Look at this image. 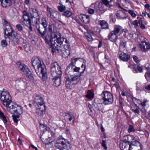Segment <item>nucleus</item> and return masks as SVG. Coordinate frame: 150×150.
<instances>
[{
    "instance_id": "40",
    "label": "nucleus",
    "mask_w": 150,
    "mask_h": 150,
    "mask_svg": "<svg viewBox=\"0 0 150 150\" xmlns=\"http://www.w3.org/2000/svg\"><path fill=\"white\" fill-rule=\"evenodd\" d=\"M7 43L5 40H2L1 42V45L3 47H6L7 45Z\"/></svg>"
},
{
    "instance_id": "56",
    "label": "nucleus",
    "mask_w": 150,
    "mask_h": 150,
    "mask_svg": "<svg viewBox=\"0 0 150 150\" xmlns=\"http://www.w3.org/2000/svg\"><path fill=\"white\" fill-rule=\"evenodd\" d=\"M137 69L139 72H142L143 71V69L142 67L140 65H137Z\"/></svg>"
},
{
    "instance_id": "21",
    "label": "nucleus",
    "mask_w": 150,
    "mask_h": 150,
    "mask_svg": "<svg viewBox=\"0 0 150 150\" xmlns=\"http://www.w3.org/2000/svg\"><path fill=\"white\" fill-rule=\"evenodd\" d=\"M69 142L67 139L64 138L62 136H59L56 140L57 144H61L62 146Z\"/></svg>"
},
{
    "instance_id": "51",
    "label": "nucleus",
    "mask_w": 150,
    "mask_h": 150,
    "mask_svg": "<svg viewBox=\"0 0 150 150\" xmlns=\"http://www.w3.org/2000/svg\"><path fill=\"white\" fill-rule=\"evenodd\" d=\"M105 143L106 142L104 140H103L101 145L104 149L107 150V147L105 144Z\"/></svg>"
},
{
    "instance_id": "20",
    "label": "nucleus",
    "mask_w": 150,
    "mask_h": 150,
    "mask_svg": "<svg viewBox=\"0 0 150 150\" xmlns=\"http://www.w3.org/2000/svg\"><path fill=\"white\" fill-rule=\"evenodd\" d=\"M122 27L119 25H115L114 27L113 32L117 35H120L122 33Z\"/></svg>"
},
{
    "instance_id": "19",
    "label": "nucleus",
    "mask_w": 150,
    "mask_h": 150,
    "mask_svg": "<svg viewBox=\"0 0 150 150\" xmlns=\"http://www.w3.org/2000/svg\"><path fill=\"white\" fill-rule=\"evenodd\" d=\"M63 1H65V3L68 2L70 3V1L68 0H60L59 4L60 6H58L57 7L58 10L60 12H63L66 9L65 6L63 5V4H64V2H63Z\"/></svg>"
},
{
    "instance_id": "18",
    "label": "nucleus",
    "mask_w": 150,
    "mask_h": 150,
    "mask_svg": "<svg viewBox=\"0 0 150 150\" xmlns=\"http://www.w3.org/2000/svg\"><path fill=\"white\" fill-rule=\"evenodd\" d=\"M118 36L117 35L111 31L109 33L108 37V40L112 42H115L117 39Z\"/></svg>"
},
{
    "instance_id": "35",
    "label": "nucleus",
    "mask_w": 150,
    "mask_h": 150,
    "mask_svg": "<svg viewBox=\"0 0 150 150\" xmlns=\"http://www.w3.org/2000/svg\"><path fill=\"white\" fill-rule=\"evenodd\" d=\"M39 17H38V18L37 19V20L38 21V23H35L36 24H38L39 23L40 25H42V26H47V22L46 21L45 18H42L41 20L40 21H39Z\"/></svg>"
},
{
    "instance_id": "55",
    "label": "nucleus",
    "mask_w": 150,
    "mask_h": 150,
    "mask_svg": "<svg viewBox=\"0 0 150 150\" xmlns=\"http://www.w3.org/2000/svg\"><path fill=\"white\" fill-rule=\"evenodd\" d=\"M133 130H134V129L133 126L132 125H130L129 128L128 130V132H130L133 131Z\"/></svg>"
},
{
    "instance_id": "28",
    "label": "nucleus",
    "mask_w": 150,
    "mask_h": 150,
    "mask_svg": "<svg viewBox=\"0 0 150 150\" xmlns=\"http://www.w3.org/2000/svg\"><path fill=\"white\" fill-rule=\"evenodd\" d=\"M138 144H139V146L140 147V149H141L142 145L140 143L137 141V140L135 139H134V140L132 141L131 143L129 144V150H132V149L131 146L132 145H134V146H137Z\"/></svg>"
},
{
    "instance_id": "50",
    "label": "nucleus",
    "mask_w": 150,
    "mask_h": 150,
    "mask_svg": "<svg viewBox=\"0 0 150 150\" xmlns=\"http://www.w3.org/2000/svg\"><path fill=\"white\" fill-rule=\"evenodd\" d=\"M25 74L26 75V76L28 77L30 79V80H32L33 79V74H31L30 71V73L28 74Z\"/></svg>"
},
{
    "instance_id": "42",
    "label": "nucleus",
    "mask_w": 150,
    "mask_h": 150,
    "mask_svg": "<svg viewBox=\"0 0 150 150\" xmlns=\"http://www.w3.org/2000/svg\"><path fill=\"white\" fill-rule=\"evenodd\" d=\"M69 120L71 122V123L73 124L75 120V117L73 114L70 115H69Z\"/></svg>"
},
{
    "instance_id": "17",
    "label": "nucleus",
    "mask_w": 150,
    "mask_h": 150,
    "mask_svg": "<svg viewBox=\"0 0 150 150\" xmlns=\"http://www.w3.org/2000/svg\"><path fill=\"white\" fill-rule=\"evenodd\" d=\"M36 107L35 112L38 114L42 116L45 113V105L35 106Z\"/></svg>"
},
{
    "instance_id": "54",
    "label": "nucleus",
    "mask_w": 150,
    "mask_h": 150,
    "mask_svg": "<svg viewBox=\"0 0 150 150\" xmlns=\"http://www.w3.org/2000/svg\"><path fill=\"white\" fill-rule=\"evenodd\" d=\"M145 77L146 79H147V77L150 79V71L146 72L145 74Z\"/></svg>"
},
{
    "instance_id": "32",
    "label": "nucleus",
    "mask_w": 150,
    "mask_h": 150,
    "mask_svg": "<svg viewBox=\"0 0 150 150\" xmlns=\"http://www.w3.org/2000/svg\"><path fill=\"white\" fill-rule=\"evenodd\" d=\"M70 148V144L69 142L62 146H59L58 149L60 150H69Z\"/></svg>"
},
{
    "instance_id": "58",
    "label": "nucleus",
    "mask_w": 150,
    "mask_h": 150,
    "mask_svg": "<svg viewBox=\"0 0 150 150\" xmlns=\"http://www.w3.org/2000/svg\"><path fill=\"white\" fill-rule=\"evenodd\" d=\"M81 68H83V71L81 72L80 74L78 75L80 76L81 75V74L82 73H83V72L84 71L85 69V66L83 64H82L81 66Z\"/></svg>"
},
{
    "instance_id": "44",
    "label": "nucleus",
    "mask_w": 150,
    "mask_h": 150,
    "mask_svg": "<svg viewBox=\"0 0 150 150\" xmlns=\"http://www.w3.org/2000/svg\"><path fill=\"white\" fill-rule=\"evenodd\" d=\"M128 13L131 15L132 17L135 18L136 17V14L133 10H129L128 11Z\"/></svg>"
},
{
    "instance_id": "9",
    "label": "nucleus",
    "mask_w": 150,
    "mask_h": 150,
    "mask_svg": "<svg viewBox=\"0 0 150 150\" xmlns=\"http://www.w3.org/2000/svg\"><path fill=\"white\" fill-rule=\"evenodd\" d=\"M29 11L30 15V17L32 18L33 22H34L35 23H38L37 19L39 17V14L37 10L33 8H30Z\"/></svg>"
},
{
    "instance_id": "62",
    "label": "nucleus",
    "mask_w": 150,
    "mask_h": 150,
    "mask_svg": "<svg viewBox=\"0 0 150 150\" xmlns=\"http://www.w3.org/2000/svg\"><path fill=\"white\" fill-rule=\"evenodd\" d=\"M61 38L63 39L64 41V42L66 44V45L69 44L68 41L67 40L66 38Z\"/></svg>"
},
{
    "instance_id": "30",
    "label": "nucleus",
    "mask_w": 150,
    "mask_h": 150,
    "mask_svg": "<svg viewBox=\"0 0 150 150\" xmlns=\"http://www.w3.org/2000/svg\"><path fill=\"white\" fill-rule=\"evenodd\" d=\"M116 15L117 18L119 19H122L126 17L125 14L122 11H118Z\"/></svg>"
},
{
    "instance_id": "49",
    "label": "nucleus",
    "mask_w": 150,
    "mask_h": 150,
    "mask_svg": "<svg viewBox=\"0 0 150 150\" xmlns=\"http://www.w3.org/2000/svg\"><path fill=\"white\" fill-rule=\"evenodd\" d=\"M16 27L17 29L19 31H21L23 29V27L21 24H17Z\"/></svg>"
},
{
    "instance_id": "15",
    "label": "nucleus",
    "mask_w": 150,
    "mask_h": 150,
    "mask_svg": "<svg viewBox=\"0 0 150 150\" xmlns=\"http://www.w3.org/2000/svg\"><path fill=\"white\" fill-rule=\"evenodd\" d=\"M139 45L141 50L144 52L150 49V44L145 41L141 42Z\"/></svg>"
},
{
    "instance_id": "25",
    "label": "nucleus",
    "mask_w": 150,
    "mask_h": 150,
    "mask_svg": "<svg viewBox=\"0 0 150 150\" xmlns=\"http://www.w3.org/2000/svg\"><path fill=\"white\" fill-rule=\"evenodd\" d=\"M119 146L121 150H129V144L123 141L120 143Z\"/></svg>"
},
{
    "instance_id": "31",
    "label": "nucleus",
    "mask_w": 150,
    "mask_h": 150,
    "mask_svg": "<svg viewBox=\"0 0 150 150\" xmlns=\"http://www.w3.org/2000/svg\"><path fill=\"white\" fill-rule=\"evenodd\" d=\"M2 6L6 7L11 5V2L10 0H0Z\"/></svg>"
},
{
    "instance_id": "36",
    "label": "nucleus",
    "mask_w": 150,
    "mask_h": 150,
    "mask_svg": "<svg viewBox=\"0 0 150 150\" xmlns=\"http://www.w3.org/2000/svg\"><path fill=\"white\" fill-rule=\"evenodd\" d=\"M113 0H102L104 5L109 8H110L112 6V5L109 4Z\"/></svg>"
},
{
    "instance_id": "61",
    "label": "nucleus",
    "mask_w": 150,
    "mask_h": 150,
    "mask_svg": "<svg viewBox=\"0 0 150 150\" xmlns=\"http://www.w3.org/2000/svg\"><path fill=\"white\" fill-rule=\"evenodd\" d=\"M132 111L134 113H137L138 114H139V110L137 108L135 110H132Z\"/></svg>"
},
{
    "instance_id": "41",
    "label": "nucleus",
    "mask_w": 150,
    "mask_h": 150,
    "mask_svg": "<svg viewBox=\"0 0 150 150\" xmlns=\"http://www.w3.org/2000/svg\"><path fill=\"white\" fill-rule=\"evenodd\" d=\"M104 4L103 3V2L102 1V2H100L99 3L98 5V7L99 9V10L100 11H102L104 10Z\"/></svg>"
},
{
    "instance_id": "45",
    "label": "nucleus",
    "mask_w": 150,
    "mask_h": 150,
    "mask_svg": "<svg viewBox=\"0 0 150 150\" xmlns=\"http://www.w3.org/2000/svg\"><path fill=\"white\" fill-rule=\"evenodd\" d=\"M13 119V121L16 123H17L18 122V118L19 117V115H12Z\"/></svg>"
},
{
    "instance_id": "34",
    "label": "nucleus",
    "mask_w": 150,
    "mask_h": 150,
    "mask_svg": "<svg viewBox=\"0 0 150 150\" xmlns=\"http://www.w3.org/2000/svg\"><path fill=\"white\" fill-rule=\"evenodd\" d=\"M47 11L50 14V16H51L53 17H55L56 16H55L54 15L56 13H57V12L56 11H53L52 8H50L49 6H47Z\"/></svg>"
},
{
    "instance_id": "13",
    "label": "nucleus",
    "mask_w": 150,
    "mask_h": 150,
    "mask_svg": "<svg viewBox=\"0 0 150 150\" xmlns=\"http://www.w3.org/2000/svg\"><path fill=\"white\" fill-rule=\"evenodd\" d=\"M47 27V26L40 25L38 24L36 26L38 31L43 38L46 33Z\"/></svg>"
},
{
    "instance_id": "57",
    "label": "nucleus",
    "mask_w": 150,
    "mask_h": 150,
    "mask_svg": "<svg viewBox=\"0 0 150 150\" xmlns=\"http://www.w3.org/2000/svg\"><path fill=\"white\" fill-rule=\"evenodd\" d=\"M126 43L125 42H124L123 41H121L120 43V46H121L125 48V47Z\"/></svg>"
},
{
    "instance_id": "4",
    "label": "nucleus",
    "mask_w": 150,
    "mask_h": 150,
    "mask_svg": "<svg viewBox=\"0 0 150 150\" xmlns=\"http://www.w3.org/2000/svg\"><path fill=\"white\" fill-rule=\"evenodd\" d=\"M50 71L51 74L54 76L53 79L54 83V85L56 87H58L61 83L62 71L60 67L57 62H54L51 64Z\"/></svg>"
},
{
    "instance_id": "14",
    "label": "nucleus",
    "mask_w": 150,
    "mask_h": 150,
    "mask_svg": "<svg viewBox=\"0 0 150 150\" xmlns=\"http://www.w3.org/2000/svg\"><path fill=\"white\" fill-rule=\"evenodd\" d=\"M79 67H77L74 66L72 67L71 65H69L67 67V69L66 70L65 74L66 75H72L70 73L73 71L78 72L80 70Z\"/></svg>"
},
{
    "instance_id": "22",
    "label": "nucleus",
    "mask_w": 150,
    "mask_h": 150,
    "mask_svg": "<svg viewBox=\"0 0 150 150\" xmlns=\"http://www.w3.org/2000/svg\"><path fill=\"white\" fill-rule=\"evenodd\" d=\"M24 20V23L26 26L28 27L30 31H32V23H34V22H33L32 18H28L25 20Z\"/></svg>"
},
{
    "instance_id": "2",
    "label": "nucleus",
    "mask_w": 150,
    "mask_h": 150,
    "mask_svg": "<svg viewBox=\"0 0 150 150\" xmlns=\"http://www.w3.org/2000/svg\"><path fill=\"white\" fill-rule=\"evenodd\" d=\"M45 39L52 49L55 48L59 52H64V49L61 47L64 40L61 38L60 34L59 32L52 33H51V39L49 41H48L46 38H45Z\"/></svg>"
},
{
    "instance_id": "16",
    "label": "nucleus",
    "mask_w": 150,
    "mask_h": 150,
    "mask_svg": "<svg viewBox=\"0 0 150 150\" xmlns=\"http://www.w3.org/2000/svg\"><path fill=\"white\" fill-rule=\"evenodd\" d=\"M19 42L20 41L23 40L22 45L24 46V49L25 51L27 52H30L32 49V47L29 46L28 43L26 41L23 40L22 38L19 39Z\"/></svg>"
},
{
    "instance_id": "1",
    "label": "nucleus",
    "mask_w": 150,
    "mask_h": 150,
    "mask_svg": "<svg viewBox=\"0 0 150 150\" xmlns=\"http://www.w3.org/2000/svg\"><path fill=\"white\" fill-rule=\"evenodd\" d=\"M3 26L4 31V37L9 39V44L13 45H16L19 44V40L17 33L13 30L10 24L4 20Z\"/></svg>"
},
{
    "instance_id": "3",
    "label": "nucleus",
    "mask_w": 150,
    "mask_h": 150,
    "mask_svg": "<svg viewBox=\"0 0 150 150\" xmlns=\"http://www.w3.org/2000/svg\"><path fill=\"white\" fill-rule=\"evenodd\" d=\"M32 64L37 74L38 75V73L40 72L42 75V79L45 80L47 77V74L43 62L38 57H34L32 58Z\"/></svg>"
},
{
    "instance_id": "12",
    "label": "nucleus",
    "mask_w": 150,
    "mask_h": 150,
    "mask_svg": "<svg viewBox=\"0 0 150 150\" xmlns=\"http://www.w3.org/2000/svg\"><path fill=\"white\" fill-rule=\"evenodd\" d=\"M18 67L20 70L23 72L25 74L30 73V70L28 67L24 64L18 62L17 63Z\"/></svg>"
},
{
    "instance_id": "23",
    "label": "nucleus",
    "mask_w": 150,
    "mask_h": 150,
    "mask_svg": "<svg viewBox=\"0 0 150 150\" xmlns=\"http://www.w3.org/2000/svg\"><path fill=\"white\" fill-rule=\"evenodd\" d=\"M119 56L120 59L123 61H127L130 57L129 55L124 52L119 53Z\"/></svg>"
},
{
    "instance_id": "59",
    "label": "nucleus",
    "mask_w": 150,
    "mask_h": 150,
    "mask_svg": "<svg viewBox=\"0 0 150 150\" xmlns=\"http://www.w3.org/2000/svg\"><path fill=\"white\" fill-rule=\"evenodd\" d=\"M88 12L90 14H92L94 13V10L92 9L89 8Z\"/></svg>"
},
{
    "instance_id": "5",
    "label": "nucleus",
    "mask_w": 150,
    "mask_h": 150,
    "mask_svg": "<svg viewBox=\"0 0 150 150\" xmlns=\"http://www.w3.org/2000/svg\"><path fill=\"white\" fill-rule=\"evenodd\" d=\"M0 99L4 106L12 102L11 96L7 90L3 89L0 93Z\"/></svg>"
},
{
    "instance_id": "27",
    "label": "nucleus",
    "mask_w": 150,
    "mask_h": 150,
    "mask_svg": "<svg viewBox=\"0 0 150 150\" xmlns=\"http://www.w3.org/2000/svg\"><path fill=\"white\" fill-rule=\"evenodd\" d=\"M80 18L85 23L87 24L89 23L90 19L88 16L84 14H81L80 16Z\"/></svg>"
},
{
    "instance_id": "26",
    "label": "nucleus",
    "mask_w": 150,
    "mask_h": 150,
    "mask_svg": "<svg viewBox=\"0 0 150 150\" xmlns=\"http://www.w3.org/2000/svg\"><path fill=\"white\" fill-rule=\"evenodd\" d=\"M98 24H99L102 29H106L108 28V24L107 22L104 20L99 21Z\"/></svg>"
},
{
    "instance_id": "8",
    "label": "nucleus",
    "mask_w": 150,
    "mask_h": 150,
    "mask_svg": "<svg viewBox=\"0 0 150 150\" xmlns=\"http://www.w3.org/2000/svg\"><path fill=\"white\" fill-rule=\"evenodd\" d=\"M45 130L46 131L45 133L47 135L48 138L47 139L48 141V142L45 143L46 144H48L53 142L55 139L54 134L51 130L48 127H46Z\"/></svg>"
},
{
    "instance_id": "43",
    "label": "nucleus",
    "mask_w": 150,
    "mask_h": 150,
    "mask_svg": "<svg viewBox=\"0 0 150 150\" xmlns=\"http://www.w3.org/2000/svg\"><path fill=\"white\" fill-rule=\"evenodd\" d=\"M79 59L77 58H72L71 59V63L69 65H71L72 67L74 66L76 62Z\"/></svg>"
},
{
    "instance_id": "37",
    "label": "nucleus",
    "mask_w": 150,
    "mask_h": 150,
    "mask_svg": "<svg viewBox=\"0 0 150 150\" xmlns=\"http://www.w3.org/2000/svg\"><path fill=\"white\" fill-rule=\"evenodd\" d=\"M94 96V92L93 90H88L86 96L89 99H93Z\"/></svg>"
},
{
    "instance_id": "10",
    "label": "nucleus",
    "mask_w": 150,
    "mask_h": 150,
    "mask_svg": "<svg viewBox=\"0 0 150 150\" xmlns=\"http://www.w3.org/2000/svg\"><path fill=\"white\" fill-rule=\"evenodd\" d=\"M33 104L35 106L45 105L43 98L40 96L36 95L33 100Z\"/></svg>"
},
{
    "instance_id": "11",
    "label": "nucleus",
    "mask_w": 150,
    "mask_h": 150,
    "mask_svg": "<svg viewBox=\"0 0 150 150\" xmlns=\"http://www.w3.org/2000/svg\"><path fill=\"white\" fill-rule=\"evenodd\" d=\"M17 105L12 101L11 103H9L4 106L6 107V110L10 113L13 114H15V111Z\"/></svg>"
},
{
    "instance_id": "38",
    "label": "nucleus",
    "mask_w": 150,
    "mask_h": 150,
    "mask_svg": "<svg viewBox=\"0 0 150 150\" xmlns=\"http://www.w3.org/2000/svg\"><path fill=\"white\" fill-rule=\"evenodd\" d=\"M72 13L69 11H65L62 15L67 17H69L71 16Z\"/></svg>"
},
{
    "instance_id": "53",
    "label": "nucleus",
    "mask_w": 150,
    "mask_h": 150,
    "mask_svg": "<svg viewBox=\"0 0 150 150\" xmlns=\"http://www.w3.org/2000/svg\"><path fill=\"white\" fill-rule=\"evenodd\" d=\"M79 24L81 27V28H83L84 30H85L86 31L88 29V27L86 25H84L83 26L81 24V23H79Z\"/></svg>"
},
{
    "instance_id": "52",
    "label": "nucleus",
    "mask_w": 150,
    "mask_h": 150,
    "mask_svg": "<svg viewBox=\"0 0 150 150\" xmlns=\"http://www.w3.org/2000/svg\"><path fill=\"white\" fill-rule=\"evenodd\" d=\"M138 21L137 20H135L132 23V24L134 25L135 28H137L138 26Z\"/></svg>"
},
{
    "instance_id": "64",
    "label": "nucleus",
    "mask_w": 150,
    "mask_h": 150,
    "mask_svg": "<svg viewBox=\"0 0 150 150\" xmlns=\"http://www.w3.org/2000/svg\"><path fill=\"white\" fill-rule=\"evenodd\" d=\"M145 88L147 90L150 91V84L146 86Z\"/></svg>"
},
{
    "instance_id": "47",
    "label": "nucleus",
    "mask_w": 150,
    "mask_h": 150,
    "mask_svg": "<svg viewBox=\"0 0 150 150\" xmlns=\"http://www.w3.org/2000/svg\"><path fill=\"white\" fill-rule=\"evenodd\" d=\"M28 14L27 12L24 11L23 12V18L24 20H25L26 19L29 18V17L28 16Z\"/></svg>"
},
{
    "instance_id": "60",
    "label": "nucleus",
    "mask_w": 150,
    "mask_h": 150,
    "mask_svg": "<svg viewBox=\"0 0 150 150\" xmlns=\"http://www.w3.org/2000/svg\"><path fill=\"white\" fill-rule=\"evenodd\" d=\"M133 57L134 60L136 62H138V59L137 56H133Z\"/></svg>"
},
{
    "instance_id": "63",
    "label": "nucleus",
    "mask_w": 150,
    "mask_h": 150,
    "mask_svg": "<svg viewBox=\"0 0 150 150\" xmlns=\"http://www.w3.org/2000/svg\"><path fill=\"white\" fill-rule=\"evenodd\" d=\"M89 49L90 52L92 53L93 52V47L89 46Z\"/></svg>"
},
{
    "instance_id": "24",
    "label": "nucleus",
    "mask_w": 150,
    "mask_h": 150,
    "mask_svg": "<svg viewBox=\"0 0 150 150\" xmlns=\"http://www.w3.org/2000/svg\"><path fill=\"white\" fill-rule=\"evenodd\" d=\"M63 48L64 50V52H63V54L66 55V56L67 57L70 54V48L69 44L64 45V48Z\"/></svg>"
},
{
    "instance_id": "39",
    "label": "nucleus",
    "mask_w": 150,
    "mask_h": 150,
    "mask_svg": "<svg viewBox=\"0 0 150 150\" xmlns=\"http://www.w3.org/2000/svg\"><path fill=\"white\" fill-rule=\"evenodd\" d=\"M88 107L90 110L89 111V114L90 115L91 117H92L93 118V107H91V105L90 104L88 105Z\"/></svg>"
},
{
    "instance_id": "6",
    "label": "nucleus",
    "mask_w": 150,
    "mask_h": 150,
    "mask_svg": "<svg viewBox=\"0 0 150 150\" xmlns=\"http://www.w3.org/2000/svg\"><path fill=\"white\" fill-rule=\"evenodd\" d=\"M67 75L66 77V79L65 81L66 86L67 88L71 89L72 88L73 85L75 83L74 82L77 80L80 76V75Z\"/></svg>"
},
{
    "instance_id": "48",
    "label": "nucleus",
    "mask_w": 150,
    "mask_h": 150,
    "mask_svg": "<svg viewBox=\"0 0 150 150\" xmlns=\"http://www.w3.org/2000/svg\"><path fill=\"white\" fill-rule=\"evenodd\" d=\"M86 36L88 41L90 42L93 41L92 37L90 34H88V35H86Z\"/></svg>"
},
{
    "instance_id": "29",
    "label": "nucleus",
    "mask_w": 150,
    "mask_h": 150,
    "mask_svg": "<svg viewBox=\"0 0 150 150\" xmlns=\"http://www.w3.org/2000/svg\"><path fill=\"white\" fill-rule=\"evenodd\" d=\"M134 137L131 135L127 136L125 138V139L123 140V142H125L129 144L132 141L134 140Z\"/></svg>"
},
{
    "instance_id": "7",
    "label": "nucleus",
    "mask_w": 150,
    "mask_h": 150,
    "mask_svg": "<svg viewBox=\"0 0 150 150\" xmlns=\"http://www.w3.org/2000/svg\"><path fill=\"white\" fill-rule=\"evenodd\" d=\"M102 99L103 100V103L105 105L111 104L113 102V96L109 92L105 91L102 93Z\"/></svg>"
},
{
    "instance_id": "46",
    "label": "nucleus",
    "mask_w": 150,
    "mask_h": 150,
    "mask_svg": "<svg viewBox=\"0 0 150 150\" xmlns=\"http://www.w3.org/2000/svg\"><path fill=\"white\" fill-rule=\"evenodd\" d=\"M131 98L133 101L134 103L136 105L137 103H138L139 102V100L137 99V98L133 97L132 96H131Z\"/></svg>"
},
{
    "instance_id": "33",
    "label": "nucleus",
    "mask_w": 150,
    "mask_h": 150,
    "mask_svg": "<svg viewBox=\"0 0 150 150\" xmlns=\"http://www.w3.org/2000/svg\"><path fill=\"white\" fill-rule=\"evenodd\" d=\"M23 112V110L22 107L20 105H17L15 111V114L20 115Z\"/></svg>"
}]
</instances>
